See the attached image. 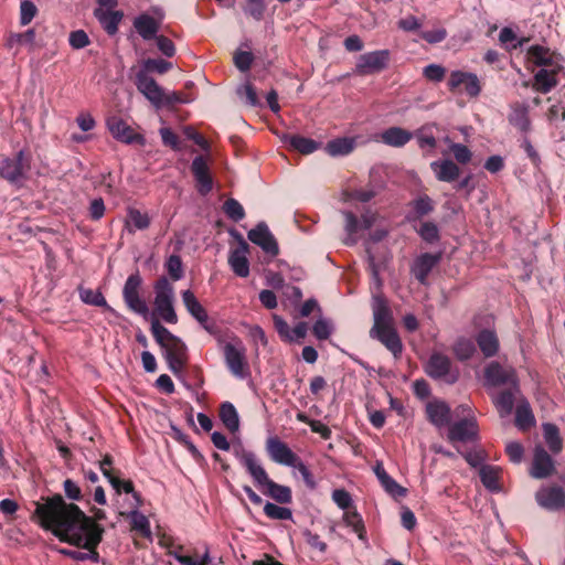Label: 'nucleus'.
Listing matches in <instances>:
<instances>
[{"label":"nucleus","instance_id":"f257e3e1","mask_svg":"<svg viewBox=\"0 0 565 565\" xmlns=\"http://www.w3.org/2000/svg\"><path fill=\"white\" fill-rule=\"evenodd\" d=\"M33 519L44 530L51 531L61 541L84 548L85 551H63L76 561L97 562L96 551L102 541L104 529L87 516L75 503H67L61 494L43 498L34 502Z\"/></svg>","mask_w":565,"mask_h":565},{"label":"nucleus","instance_id":"f03ea898","mask_svg":"<svg viewBox=\"0 0 565 565\" xmlns=\"http://www.w3.org/2000/svg\"><path fill=\"white\" fill-rule=\"evenodd\" d=\"M372 310L374 323L370 330V337L379 340L395 358H398L403 351V344L394 328L392 311L381 292L373 295Z\"/></svg>","mask_w":565,"mask_h":565},{"label":"nucleus","instance_id":"7ed1b4c3","mask_svg":"<svg viewBox=\"0 0 565 565\" xmlns=\"http://www.w3.org/2000/svg\"><path fill=\"white\" fill-rule=\"evenodd\" d=\"M151 333L163 350L170 371L173 374H180L188 363L185 343L162 326L158 318H153L151 321Z\"/></svg>","mask_w":565,"mask_h":565},{"label":"nucleus","instance_id":"20e7f679","mask_svg":"<svg viewBox=\"0 0 565 565\" xmlns=\"http://www.w3.org/2000/svg\"><path fill=\"white\" fill-rule=\"evenodd\" d=\"M135 85L137 89L156 107H170L183 103L180 93L169 92L159 86V84L145 71H138L135 75Z\"/></svg>","mask_w":565,"mask_h":565},{"label":"nucleus","instance_id":"39448f33","mask_svg":"<svg viewBox=\"0 0 565 565\" xmlns=\"http://www.w3.org/2000/svg\"><path fill=\"white\" fill-rule=\"evenodd\" d=\"M457 420L449 426L448 438L450 441H471L477 437L478 425L473 411L468 405H459L454 411Z\"/></svg>","mask_w":565,"mask_h":565},{"label":"nucleus","instance_id":"423d86ee","mask_svg":"<svg viewBox=\"0 0 565 565\" xmlns=\"http://www.w3.org/2000/svg\"><path fill=\"white\" fill-rule=\"evenodd\" d=\"M154 315L167 323L178 322L174 310V288L166 278H159L154 284Z\"/></svg>","mask_w":565,"mask_h":565},{"label":"nucleus","instance_id":"0eeeda50","mask_svg":"<svg viewBox=\"0 0 565 565\" xmlns=\"http://www.w3.org/2000/svg\"><path fill=\"white\" fill-rule=\"evenodd\" d=\"M222 350L228 371L237 379L244 380L248 377L250 371L243 341L237 337H233L223 344Z\"/></svg>","mask_w":565,"mask_h":565},{"label":"nucleus","instance_id":"6e6552de","mask_svg":"<svg viewBox=\"0 0 565 565\" xmlns=\"http://www.w3.org/2000/svg\"><path fill=\"white\" fill-rule=\"evenodd\" d=\"M266 451L274 462L298 469L306 480L310 478V472L305 463L289 446L278 437L271 436L267 438Z\"/></svg>","mask_w":565,"mask_h":565},{"label":"nucleus","instance_id":"1a4fd4ad","mask_svg":"<svg viewBox=\"0 0 565 565\" xmlns=\"http://www.w3.org/2000/svg\"><path fill=\"white\" fill-rule=\"evenodd\" d=\"M344 217L345 239L344 244L355 245L359 239L365 236V233L371 230L377 221V215L372 212H366L362 218H358L351 211L342 212Z\"/></svg>","mask_w":565,"mask_h":565},{"label":"nucleus","instance_id":"9d476101","mask_svg":"<svg viewBox=\"0 0 565 565\" xmlns=\"http://www.w3.org/2000/svg\"><path fill=\"white\" fill-rule=\"evenodd\" d=\"M30 170V162L24 150H20L13 158L6 157L0 162V177L9 183L21 186Z\"/></svg>","mask_w":565,"mask_h":565},{"label":"nucleus","instance_id":"9b49d317","mask_svg":"<svg viewBox=\"0 0 565 565\" xmlns=\"http://www.w3.org/2000/svg\"><path fill=\"white\" fill-rule=\"evenodd\" d=\"M233 454L252 477L257 488L269 478L257 456L253 451L245 449L242 444L233 447Z\"/></svg>","mask_w":565,"mask_h":565},{"label":"nucleus","instance_id":"f8f14e48","mask_svg":"<svg viewBox=\"0 0 565 565\" xmlns=\"http://www.w3.org/2000/svg\"><path fill=\"white\" fill-rule=\"evenodd\" d=\"M426 372L429 376L447 384H454L459 377V371L452 367L450 359L441 353L431 354L426 365Z\"/></svg>","mask_w":565,"mask_h":565},{"label":"nucleus","instance_id":"ddd939ff","mask_svg":"<svg viewBox=\"0 0 565 565\" xmlns=\"http://www.w3.org/2000/svg\"><path fill=\"white\" fill-rule=\"evenodd\" d=\"M106 126L110 132V135L118 141L132 145L137 143L143 146L146 143L145 137L137 132L131 126L127 124L119 116H110L106 120Z\"/></svg>","mask_w":565,"mask_h":565},{"label":"nucleus","instance_id":"4468645a","mask_svg":"<svg viewBox=\"0 0 565 565\" xmlns=\"http://www.w3.org/2000/svg\"><path fill=\"white\" fill-rule=\"evenodd\" d=\"M141 282V277L138 274L130 275L125 282L122 296L129 309L142 317H147L149 308L139 295Z\"/></svg>","mask_w":565,"mask_h":565},{"label":"nucleus","instance_id":"2eb2a0df","mask_svg":"<svg viewBox=\"0 0 565 565\" xmlns=\"http://www.w3.org/2000/svg\"><path fill=\"white\" fill-rule=\"evenodd\" d=\"M484 381L488 386H501L508 384L515 391L519 388V380L515 370L511 366L504 367L498 362H491L484 369Z\"/></svg>","mask_w":565,"mask_h":565},{"label":"nucleus","instance_id":"dca6fc26","mask_svg":"<svg viewBox=\"0 0 565 565\" xmlns=\"http://www.w3.org/2000/svg\"><path fill=\"white\" fill-rule=\"evenodd\" d=\"M388 61V50H379L362 54L359 56L355 64V73L359 75L380 73L387 67Z\"/></svg>","mask_w":565,"mask_h":565},{"label":"nucleus","instance_id":"f3484780","mask_svg":"<svg viewBox=\"0 0 565 565\" xmlns=\"http://www.w3.org/2000/svg\"><path fill=\"white\" fill-rule=\"evenodd\" d=\"M447 85L451 92H458L463 86V90L469 97H477L481 93V84L478 76L470 72L452 71Z\"/></svg>","mask_w":565,"mask_h":565},{"label":"nucleus","instance_id":"a211bd4d","mask_svg":"<svg viewBox=\"0 0 565 565\" xmlns=\"http://www.w3.org/2000/svg\"><path fill=\"white\" fill-rule=\"evenodd\" d=\"M536 502L540 507L557 511L565 509V486H546L542 487L535 494Z\"/></svg>","mask_w":565,"mask_h":565},{"label":"nucleus","instance_id":"6ab92c4d","mask_svg":"<svg viewBox=\"0 0 565 565\" xmlns=\"http://www.w3.org/2000/svg\"><path fill=\"white\" fill-rule=\"evenodd\" d=\"M153 14L142 13L134 20V28L145 41H150L158 36L157 33L164 18L160 9H154Z\"/></svg>","mask_w":565,"mask_h":565},{"label":"nucleus","instance_id":"aec40b11","mask_svg":"<svg viewBox=\"0 0 565 565\" xmlns=\"http://www.w3.org/2000/svg\"><path fill=\"white\" fill-rule=\"evenodd\" d=\"M554 460L546 452L543 446L537 445L534 448L533 461L530 473L535 479H544L554 471Z\"/></svg>","mask_w":565,"mask_h":565},{"label":"nucleus","instance_id":"412c9836","mask_svg":"<svg viewBox=\"0 0 565 565\" xmlns=\"http://www.w3.org/2000/svg\"><path fill=\"white\" fill-rule=\"evenodd\" d=\"M191 171L198 184V191L206 195L213 188L212 177L209 166L202 156L195 157L191 164Z\"/></svg>","mask_w":565,"mask_h":565},{"label":"nucleus","instance_id":"4be33fe9","mask_svg":"<svg viewBox=\"0 0 565 565\" xmlns=\"http://www.w3.org/2000/svg\"><path fill=\"white\" fill-rule=\"evenodd\" d=\"M182 301L188 312L209 332L212 328L207 323L209 316L204 307L200 303L198 298L191 290L182 291Z\"/></svg>","mask_w":565,"mask_h":565},{"label":"nucleus","instance_id":"5701e85b","mask_svg":"<svg viewBox=\"0 0 565 565\" xmlns=\"http://www.w3.org/2000/svg\"><path fill=\"white\" fill-rule=\"evenodd\" d=\"M563 67H554V68H541L534 75L533 89L547 94L550 93L557 84V75Z\"/></svg>","mask_w":565,"mask_h":565},{"label":"nucleus","instance_id":"b1692460","mask_svg":"<svg viewBox=\"0 0 565 565\" xmlns=\"http://www.w3.org/2000/svg\"><path fill=\"white\" fill-rule=\"evenodd\" d=\"M527 54L532 62L542 68L562 67L558 56L542 45H532Z\"/></svg>","mask_w":565,"mask_h":565},{"label":"nucleus","instance_id":"393cba45","mask_svg":"<svg viewBox=\"0 0 565 565\" xmlns=\"http://www.w3.org/2000/svg\"><path fill=\"white\" fill-rule=\"evenodd\" d=\"M258 489L263 494L280 504H288L292 500L291 489L287 486L275 482L270 478H268Z\"/></svg>","mask_w":565,"mask_h":565},{"label":"nucleus","instance_id":"a878e982","mask_svg":"<svg viewBox=\"0 0 565 565\" xmlns=\"http://www.w3.org/2000/svg\"><path fill=\"white\" fill-rule=\"evenodd\" d=\"M248 239L258 247H278V242L265 222H259L247 234Z\"/></svg>","mask_w":565,"mask_h":565},{"label":"nucleus","instance_id":"bb28decb","mask_svg":"<svg viewBox=\"0 0 565 565\" xmlns=\"http://www.w3.org/2000/svg\"><path fill=\"white\" fill-rule=\"evenodd\" d=\"M94 14L109 35L117 33L118 25L124 17V13L119 10H105L103 8L95 9Z\"/></svg>","mask_w":565,"mask_h":565},{"label":"nucleus","instance_id":"cd10ccee","mask_svg":"<svg viewBox=\"0 0 565 565\" xmlns=\"http://www.w3.org/2000/svg\"><path fill=\"white\" fill-rule=\"evenodd\" d=\"M430 169L433 170L437 180L443 182H452L457 180L460 174L459 167L448 159L431 162Z\"/></svg>","mask_w":565,"mask_h":565},{"label":"nucleus","instance_id":"c85d7f7f","mask_svg":"<svg viewBox=\"0 0 565 565\" xmlns=\"http://www.w3.org/2000/svg\"><path fill=\"white\" fill-rule=\"evenodd\" d=\"M427 415L429 420L437 427H444L449 424L451 414L449 406L445 402L436 401L427 405Z\"/></svg>","mask_w":565,"mask_h":565},{"label":"nucleus","instance_id":"c756f323","mask_svg":"<svg viewBox=\"0 0 565 565\" xmlns=\"http://www.w3.org/2000/svg\"><path fill=\"white\" fill-rule=\"evenodd\" d=\"M374 473L377 477L384 490L394 498H402L406 495V489L399 486L384 469L381 462L374 467Z\"/></svg>","mask_w":565,"mask_h":565},{"label":"nucleus","instance_id":"7c9ffc66","mask_svg":"<svg viewBox=\"0 0 565 565\" xmlns=\"http://www.w3.org/2000/svg\"><path fill=\"white\" fill-rule=\"evenodd\" d=\"M509 122L521 132L527 134L531 130L529 107L520 103L513 104L509 114Z\"/></svg>","mask_w":565,"mask_h":565},{"label":"nucleus","instance_id":"2f4dec72","mask_svg":"<svg viewBox=\"0 0 565 565\" xmlns=\"http://www.w3.org/2000/svg\"><path fill=\"white\" fill-rule=\"evenodd\" d=\"M440 256L425 253L420 255L413 264L412 273L422 282L425 284L428 274L438 263Z\"/></svg>","mask_w":565,"mask_h":565},{"label":"nucleus","instance_id":"473e14b6","mask_svg":"<svg viewBox=\"0 0 565 565\" xmlns=\"http://www.w3.org/2000/svg\"><path fill=\"white\" fill-rule=\"evenodd\" d=\"M249 249H232L228 256V264L238 277H247L249 275Z\"/></svg>","mask_w":565,"mask_h":565},{"label":"nucleus","instance_id":"72a5a7b5","mask_svg":"<svg viewBox=\"0 0 565 565\" xmlns=\"http://www.w3.org/2000/svg\"><path fill=\"white\" fill-rule=\"evenodd\" d=\"M519 392L520 387L515 391L510 386L509 390L502 391L493 397V403L501 417H507L512 413Z\"/></svg>","mask_w":565,"mask_h":565},{"label":"nucleus","instance_id":"f704fd0d","mask_svg":"<svg viewBox=\"0 0 565 565\" xmlns=\"http://www.w3.org/2000/svg\"><path fill=\"white\" fill-rule=\"evenodd\" d=\"M413 138V134L401 127H391L381 134L383 143L391 147H403Z\"/></svg>","mask_w":565,"mask_h":565},{"label":"nucleus","instance_id":"c9c22d12","mask_svg":"<svg viewBox=\"0 0 565 565\" xmlns=\"http://www.w3.org/2000/svg\"><path fill=\"white\" fill-rule=\"evenodd\" d=\"M281 140L291 149L297 150L303 154L315 152L320 146V143L315 141L313 139L298 135H284Z\"/></svg>","mask_w":565,"mask_h":565},{"label":"nucleus","instance_id":"e433bc0d","mask_svg":"<svg viewBox=\"0 0 565 565\" xmlns=\"http://www.w3.org/2000/svg\"><path fill=\"white\" fill-rule=\"evenodd\" d=\"M355 138L343 137L330 140L326 145V152L331 157H342L351 153L355 148Z\"/></svg>","mask_w":565,"mask_h":565},{"label":"nucleus","instance_id":"4c0bfd02","mask_svg":"<svg viewBox=\"0 0 565 565\" xmlns=\"http://www.w3.org/2000/svg\"><path fill=\"white\" fill-rule=\"evenodd\" d=\"M535 424V418L527 401L519 399L515 409V426L520 430H527Z\"/></svg>","mask_w":565,"mask_h":565},{"label":"nucleus","instance_id":"58836bf2","mask_svg":"<svg viewBox=\"0 0 565 565\" xmlns=\"http://www.w3.org/2000/svg\"><path fill=\"white\" fill-rule=\"evenodd\" d=\"M435 129H437L436 124H426L413 134V137L417 139V143L420 149L434 150L436 148L437 140L435 137Z\"/></svg>","mask_w":565,"mask_h":565},{"label":"nucleus","instance_id":"ea45409f","mask_svg":"<svg viewBox=\"0 0 565 565\" xmlns=\"http://www.w3.org/2000/svg\"><path fill=\"white\" fill-rule=\"evenodd\" d=\"M542 429L544 441L551 452L554 455L559 454L563 449V439L559 435L558 427L554 424L545 423L543 424Z\"/></svg>","mask_w":565,"mask_h":565},{"label":"nucleus","instance_id":"a19ab883","mask_svg":"<svg viewBox=\"0 0 565 565\" xmlns=\"http://www.w3.org/2000/svg\"><path fill=\"white\" fill-rule=\"evenodd\" d=\"M477 343L484 356L490 358L497 354L499 341L493 331L483 330L477 337Z\"/></svg>","mask_w":565,"mask_h":565},{"label":"nucleus","instance_id":"79ce46f5","mask_svg":"<svg viewBox=\"0 0 565 565\" xmlns=\"http://www.w3.org/2000/svg\"><path fill=\"white\" fill-rule=\"evenodd\" d=\"M501 469L495 466H482L479 470V476L482 484L491 492L500 490L499 478Z\"/></svg>","mask_w":565,"mask_h":565},{"label":"nucleus","instance_id":"37998d69","mask_svg":"<svg viewBox=\"0 0 565 565\" xmlns=\"http://www.w3.org/2000/svg\"><path fill=\"white\" fill-rule=\"evenodd\" d=\"M220 418L224 426L231 431L236 433L239 429V417L236 408L230 402H224L220 407Z\"/></svg>","mask_w":565,"mask_h":565},{"label":"nucleus","instance_id":"c03bdc74","mask_svg":"<svg viewBox=\"0 0 565 565\" xmlns=\"http://www.w3.org/2000/svg\"><path fill=\"white\" fill-rule=\"evenodd\" d=\"M343 523L351 527L361 541H366V531L363 519L356 510H348L342 516Z\"/></svg>","mask_w":565,"mask_h":565},{"label":"nucleus","instance_id":"a18cd8bd","mask_svg":"<svg viewBox=\"0 0 565 565\" xmlns=\"http://www.w3.org/2000/svg\"><path fill=\"white\" fill-rule=\"evenodd\" d=\"M411 207L408 220H417L433 212L434 202L428 195H422L411 203Z\"/></svg>","mask_w":565,"mask_h":565},{"label":"nucleus","instance_id":"49530a36","mask_svg":"<svg viewBox=\"0 0 565 565\" xmlns=\"http://www.w3.org/2000/svg\"><path fill=\"white\" fill-rule=\"evenodd\" d=\"M111 487L115 489L116 493H120L121 491L132 495L135 503L132 508L139 509L142 505V499L139 492L135 491V487L131 480H122L118 476L110 479Z\"/></svg>","mask_w":565,"mask_h":565},{"label":"nucleus","instance_id":"de8ad7c7","mask_svg":"<svg viewBox=\"0 0 565 565\" xmlns=\"http://www.w3.org/2000/svg\"><path fill=\"white\" fill-rule=\"evenodd\" d=\"M150 225V218L147 213H142L137 209L130 207L127 212L126 226L131 231L145 230Z\"/></svg>","mask_w":565,"mask_h":565},{"label":"nucleus","instance_id":"09e8293b","mask_svg":"<svg viewBox=\"0 0 565 565\" xmlns=\"http://www.w3.org/2000/svg\"><path fill=\"white\" fill-rule=\"evenodd\" d=\"M128 518L132 530L140 532L145 536L150 535V522L145 514L138 511V509L134 508Z\"/></svg>","mask_w":565,"mask_h":565},{"label":"nucleus","instance_id":"8fccbe9b","mask_svg":"<svg viewBox=\"0 0 565 565\" xmlns=\"http://www.w3.org/2000/svg\"><path fill=\"white\" fill-rule=\"evenodd\" d=\"M264 513L271 520H291L292 512L290 509L267 502L264 505Z\"/></svg>","mask_w":565,"mask_h":565},{"label":"nucleus","instance_id":"3c124183","mask_svg":"<svg viewBox=\"0 0 565 565\" xmlns=\"http://www.w3.org/2000/svg\"><path fill=\"white\" fill-rule=\"evenodd\" d=\"M172 64L162 58H147L142 62V66L139 71H145L146 74L156 72L158 74H164L171 70Z\"/></svg>","mask_w":565,"mask_h":565},{"label":"nucleus","instance_id":"603ef678","mask_svg":"<svg viewBox=\"0 0 565 565\" xmlns=\"http://www.w3.org/2000/svg\"><path fill=\"white\" fill-rule=\"evenodd\" d=\"M79 296L81 299L87 305L105 307L106 309L111 310V308L107 305L105 297L99 291H95L93 289H81Z\"/></svg>","mask_w":565,"mask_h":565},{"label":"nucleus","instance_id":"864d4df0","mask_svg":"<svg viewBox=\"0 0 565 565\" xmlns=\"http://www.w3.org/2000/svg\"><path fill=\"white\" fill-rule=\"evenodd\" d=\"M223 211L234 222H238L245 216L243 205L235 199H227L223 204Z\"/></svg>","mask_w":565,"mask_h":565},{"label":"nucleus","instance_id":"5fc2aeb1","mask_svg":"<svg viewBox=\"0 0 565 565\" xmlns=\"http://www.w3.org/2000/svg\"><path fill=\"white\" fill-rule=\"evenodd\" d=\"M266 11L265 0H246L244 7L245 14L252 17L256 21H262Z\"/></svg>","mask_w":565,"mask_h":565},{"label":"nucleus","instance_id":"6e6d98bb","mask_svg":"<svg viewBox=\"0 0 565 565\" xmlns=\"http://www.w3.org/2000/svg\"><path fill=\"white\" fill-rule=\"evenodd\" d=\"M236 93L238 97L244 100V103L248 106H258L259 99L254 86L249 83H246L239 87H237Z\"/></svg>","mask_w":565,"mask_h":565},{"label":"nucleus","instance_id":"4d7b16f0","mask_svg":"<svg viewBox=\"0 0 565 565\" xmlns=\"http://www.w3.org/2000/svg\"><path fill=\"white\" fill-rule=\"evenodd\" d=\"M475 351V343L469 339H459L454 345V352L459 360H468Z\"/></svg>","mask_w":565,"mask_h":565},{"label":"nucleus","instance_id":"13d9d810","mask_svg":"<svg viewBox=\"0 0 565 565\" xmlns=\"http://www.w3.org/2000/svg\"><path fill=\"white\" fill-rule=\"evenodd\" d=\"M35 40V32L33 29H29L23 33H13L7 40V45L12 49L17 45L30 44L32 45Z\"/></svg>","mask_w":565,"mask_h":565},{"label":"nucleus","instance_id":"bf43d9fd","mask_svg":"<svg viewBox=\"0 0 565 565\" xmlns=\"http://www.w3.org/2000/svg\"><path fill=\"white\" fill-rule=\"evenodd\" d=\"M38 13L36 6L30 0H23L20 4V24L28 25Z\"/></svg>","mask_w":565,"mask_h":565},{"label":"nucleus","instance_id":"052dcab7","mask_svg":"<svg viewBox=\"0 0 565 565\" xmlns=\"http://www.w3.org/2000/svg\"><path fill=\"white\" fill-rule=\"evenodd\" d=\"M274 327L280 337V339L285 342H294L295 337H292L291 328L288 323L278 315L273 316Z\"/></svg>","mask_w":565,"mask_h":565},{"label":"nucleus","instance_id":"680f3d73","mask_svg":"<svg viewBox=\"0 0 565 565\" xmlns=\"http://www.w3.org/2000/svg\"><path fill=\"white\" fill-rule=\"evenodd\" d=\"M332 500L344 512L350 510L353 503L351 494L344 489L333 490Z\"/></svg>","mask_w":565,"mask_h":565},{"label":"nucleus","instance_id":"e2e57ef3","mask_svg":"<svg viewBox=\"0 0 565 565\" xmlns=\"http://www.w3.org/2000/svg\"><path fill=\"white\" fill-rule=\"evenodd\" d=\"M166 268L173 280H179L182 278L183 267L179 256L171 255L166 263Z\"/></svg>","mask_w":565,"mask_h":565},{"label":"nucleus","instance_id":"0e129e2a","mask_svg":"<svg viewBox=\"0 0 565 565\" xmlns=\"http://www.w3.org/2000/svg\"><path fill=\"white\" fill-rule=\"evenodd\" d=\"M63 490L67 499L72 501H82L83 500V492L79 487V484L72 480V479H65L63 482Z\"/></svg>","mask_w":565,"mask_h":565},{"label":"nucleus","instance_id":"69168bd1","mask_svg":"<svg viewBox=\"0 0 565 565\" xmlns=\"http://www.w3.org/2000/svg\"><path fill=\"white\" fill-rule=\"evenodd\" d=\"M418 234L420 237L429 244L435 243L438 239V227L431 222H425L420 225Z\"/></svg>","mask_w":565,"mask_h":565},{"label":"nucleus","instance_id":"338daca9","mask_svg":"<svg viewBox=\"0 0 565 565\" xmlns=\"http://www.w3.org/2000/svg\"><path fill=\"white\" fill-rule=\"evenodd\" d=\"M449 149L459 163L466 164L471 160L472 154L467 146L454 142L450 145Z\"/></svg>","mask_w":565,"mask_h":565},{"label":"nucleus","instance_id":"774afa93","mask_svg":"<svg viewBox=\"0 0 565 565\" xmlns=\"http://www.w3.org/2000/svg\"><path fill=\"white\" fill-rule=\"evenodd\" d=\"M505 452L513 463H520L523 459L524 448L518 441H510L505 446Z\"/></svg>","mask_w":565,"mask_h":565}]
</instances>
